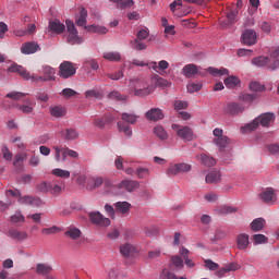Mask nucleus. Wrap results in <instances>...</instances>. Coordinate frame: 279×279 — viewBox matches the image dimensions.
<instances>
[{
    "label": "nucleus",
    "instance_id": "1",
    "mask_svg": "<svg viewBox=\"0 0 279 279\" xmlns=\"http://www.w3.org/2000/svg\"><path fill=\"white\" fill-rule=\"evenodd\" d=\"M9 73H17L20 77H23L25 82H35V84H38V82H53L56 80V69L44 65L41 66V70H39V73H41V76H38L36 74H31L23 65H19L16 63L11 64L8 68Z\"/></svg>",
    "mask_w": 279,
    "mask_h": 279
},
{
    "label": "nucleus",
    "instance_id": "2",
    "mask_svg": "<svg viewBox=\"0 0 279 279\" xmlns=\"http://www.w3.org/2000/svg\"><path fill=\"white\" fill-rule=\"evenodd\" d=\"M276 121V116L271 112L262 113L259 117L255 118L251 123L241 128V132L244 134L247 132H254V130H258V126L269 128L271 123Z\"/></svg>",
    "mask_w": 279,
    "mask_h": 279
},
{
    "label": "nucleus",
    "instance_id": "3",
    "mask_svg": "<svg viewBox=\"0 0 279 279\" xmlns=\"http://www.w3.org/2000/svg\"><path fill=\"white\" fill-rule=\"evenodd\" d=\"M77 73V69H75V64L70 61H64L59 66V75L63 80H69V77H73Z\"/></svg>",
    "mask_w": 279,
    "mask_h": 279
},
{
    "label": "nucleus",
    "instance_id": "4",
    "mask_svg": "<svg viewBox=\"0 0 279 279\" xmlns=\"http://www.w3.org/2000/svg\"><path fill=\"white\" fill-rule=\"evenodd\" d=\"M66 29H68V37L66 40L70 45H81L82 39L80 35H77V28H75V24L72 21H66Z\"/></svg>",
    "mask_w": 279,
    "mask_h": 279
},
{
    "label": "nucleus",
    "instance_id": "5",
    "mask_svg": "<svg viewBox=\"0 0 279 279\" xmlns=\"http://www.w3.org/2000/svg\"><path fill=\"white\" fill-rule=\"evenodd\" d=\"M89 220L94 223V226H98V228H108L111 221L110 218L104 217L99 211L89 213Z\"/></svg>",
    "mask_w": 279,
    "mask_h": 279
},
{
    "label": "nucleus",
    "instance_id": "6",
    "mask_svg": "<svg viewBox=\"0 0 279 279\" xmlns=\"http://www.w3.org/2000/svg\"><path fill=\"white\" fill-rule=\"evenodd\" d=\"M260 199L264 202V204H268L271 206V204H276L278 202V196L276 195V190L272 187H267L259 194Z\"/></svg>",
    "mask_w": 279,
    "mask_h": 279
},
{
    "label": "nucleus",
    "instance_id": "7",
    "mask_svg": "<svg viewBox=\"0 0 279 279\" xmlns=\"http://www.w3.org/2000/svg\"><path fill=\"white\" fill-rule=\"evenodd\" d=\"M191 170V165L189 163H175L170 165L167 173L168 175H178L179 173H186Z\"/></svg>",
    "mask_w": 279,
    "mask_h": 279
},
{
    "label": "nucleus",
    "instance_id": "8",
    "mask_svg": "<svg viewBox=\"0 0 279 279\" xmlns=\"http://www.w3.org/2000/svg\"><path fill=\"white\" fill-rule=\"evenodd\" d=\"M172 130H177V135L183 141H193V131L189 126H183L180 129V125L172 124Z\"/></svg>",
    "mask_w": 279,
    "mask_h": 279
},
{
    "label": "nucleus",
    "instance_id": "9",
    "mask_svg": "<svg viewBox=\"0 0 279 279\" xmlns=\"http://www.w3.org/2000/svg\"><path fill=\"white\" fill-rule=\"evenodd\" d=\"M257 35L254 29H245L242 34V43L243 45H247L252 47V45H256Z\"/></svg>",
    "mask_w": 279,
    "mask_h": 279
},
{
    "label": "nucleus",
    "instance_id": "10",
    "mask_svg": "<svg viewBox=\"0 0 279 279\" xmlns=\"http://www.w3.org/2000/svg\"><path fill=\"white\" fill-rule=\"evenodd\" d=\"M238 250L245 252L250 247V235L246 233H240L235 239Z\"/></svg>",
    "mask_w": 279,
    "mask_h": 279
},
{
    "label": "nucleus",
    "instance_id": "11",
    "mask_svg": "<svg viewBox=\"0 0 279 279\" xmlns=\"http://www.w3.org/2000/svg\"><path fill=\"white\" fill-rule=\"evenodd\" d=\"M145 118L147 119V121L156 122L165 119V113L160 108H151L145 113Z\"/></svg>",
    "mask_w": 279,
    "mask_h": 279
},
{
    "label": "nucleus",
    "instance_id": "12",
    "mask_svg": "<svg viewBox=\"0 0 279 279\" xmlns=\"http://www.w3.org/2000/svg\"><path fill=\"white\" fill-rule=\"evenodd\" d=\"M140 186H141V183L134 180H123L118 184V189H125L128 193H132L136 191V189H138Z\"/></svg>",
    "mask_w": 279,
    "mask_h": 279
},
{
    "label": "nucleus",
    "instance_id": "13",
    "mask_svg": "<svg viewBox=\"0 0 279 279\" xmlns=\"http://www.w3.org/2000/svg\"><path fill=\"white\" fill-rule=\"evenodd\" d=\"M245 110V108L238 102H228L227 106L225 107V112L227 114H241V112H243Z\"/></svg>",
    "mask_w": 279,
    "mask_h": 279
},
{
    "label": "nucleus",
    "instance_id": "14",
    "mask_svg": "<svg viewBox=\"0 0 279 279\" xmlns=\"http://www.w3.org/2000/svg\"><path fill=\"white\" fill-rule=\"evenodd\" d=\"M196 158L204 167H215V165H217V159L207 154L197 155Z\"/></svg>",
    "mask_w": 279,
    "mask_h": 279
},
{
    "label": "nucleus",
    "instance_id": "15",
    "mask_svg": "<svg viewBox=\"0 0 279 279\" xmlns=\"http://www.w3.org/2000/svg\"><path fill=\"white\" fill-rule=\"evenodd\" d=\"M270 64L268 65V71H276L279 69V49H275L270 52Z\"/></svg>",
    "mask_w": 279,
    "mask_h": 279
},
{
    "label": "nucleus",
    "instance_id": "16",
    "mask_svg": "<svg viewBox=\"0 0 279 279\" xmlns=\"http://www.w3.org/2000/svg\"><path fill=\"white\" fill-rule=\"evenodd\" d=\"M38 49H40V46L38 44L34 43V41L26 43L21 47V51L25 56L36 53V51H38Z\"/></svg>",
    "mask_w": 279,
    "mask_h": 279
},
{
    "label": "nucleus",
    "instance_id": "17",
    "mask_svg": "<svg viewBox=\"0 0 279 279\" xmlns=\"http://www.w3.org/2000/svg\"><path fill=\"white\" fill-rule=\"evenodd\" d=\"M182 72L185 77L191 78L199 74V68L193 63H190L183 68Z\"/></svg>",
    "mask_w": 279,
    "mask_h": 279
},
{
    "label": "nucleus",
    "instance_id": "18",
    "mask_svg": "<svg viewBox=\"0 0 279 279\" xmlns=\"http://www.w3.org/2000/svg\"><path fill=\"white\" fill-rule=\"evenodd\" d=\"M49 29L52 34H62L66 29V26L60 20H53L49 23Z\"/></svg>",
    "mask_w": 279,
    "mask_h": 279
},
{
    "label": "nucleus",
    "instance_id": "19",
    "mask_svg": "<svg viewBox=\"0 0 279 279\" xmlns=\"http://www.w3.org/2000/svg\"><path fill=\"white\" fill-rule=\"evenodd\" d=\"M8 236L14 241H25L27 239V232L12 228L9 230Z\"/></svg>",
    "mask_w": 279,
    "mask_h": 279
},
{
    "label": "nucleus",
    "instance_id": "20",
    "mask_svg": "<svg viewBox=\"0 0 279 279\" xmlns=\"http://www.w3.org/2000/svg\"><path fill=\"white\" fill-rule=\"evenodd\" d=\"M252 64H254V66H266L267 69H269V65L271 64V59H269V57H256L252 60Z\"/></svg>",
    "mask_w": 279,
    "mask_h": 279
},
{
    "label": "nucleus",
    "instance_id": "21",
    "mask_svg": "<svg viewBox=\"0 0 279 279\" xmlns=\"http://www.w3.org/2000/svg\"><path fill=\"white\" fill-rule=\"evenodd\" d=\"M114 206L116 213H119L120 215H128V213H130V208H132V205L128 202H117Z\"/></svg>",
    "mask_w": 279,
    "mask_h": 279
},
{
    "label": "nucleus",
    "instance_id": "22",
    "mask_svg": "<svg viewBox=\"0 0 279 279\" xmlns=\"http://www.w3.org/2000/svg\"><path fill=\"white\" fill-rule=\"evenodd\" d=\"M219 180H221V173L217 170L210 171L205 178L207 184H217Z\"/></svg>",
    "mask_w": 279,
    "mask_h": 279
},
{
    "label": "nucleus",
    "instance_id": "23",
    "mask_svg": "<svg viewBox=\"0 0 279 279\" xmlns=\"http://www.w3.org/2000/svg\"><path fill=\"white\" fill-rule=\"evenodd\" d=\"M134 92L136 97H147V95H151V93H154V87L147 86L141 88L138 85H135Z\"/></svg>",
    "mask_w": 279,
    "mask_h": 279
},
{
    "label": "nucleus",
    "instance_id": "24",
    "mask_svg": "<svg viewBox=\"0 0 279 279\" xmlns=\"http://www.w3.org/2000/svg\"><path fill=\"white\" fill-rule=\"evenodd\" d=\"M104 184V178L97 177L93 178L87 182L86 190L87 191H95V189H99Z\"/></svg>",
    "mask_w": 279,
    "mask_h": 279
},
{
    "label": "nucleus",
    "instance_id": "25",
    "mask_svg": "<svg viewBox=\"0 0 279 279\" xmlns=\"http://www.w3.org/2000/svg\"><path fill=\"white\" fill-rule=\"evenodd\" d=\"M154 134L159 138V141H167L169 138V133L165 130V128L157 125L154 128Z\"/></svg>",
    "mask_w": 279,
    "mask_h": 279
},
{
    "label": "nucleus",
    "instance_id": "26",
    "mask_svg": "<svg viewBox=\"0 0 279 279\" xmlns=\"http://www.w3.org/2000/svg\"><path fill=\"white\" fill-rule=\"evenodd\" d=\"M217 147H219L220 151H223L228 145H230V138L228 136L223 135L222 137H216L214 140Z\"/></svg>",
    "mask_w": 279,
    "mask_h": 279
},
{
    "label": "nucleus",
    "instance_id": "27",
    "mask_svg": "<svg viewBox=\"0 0 279 279\" xmlns=\"http://www.w3.org/2000/svg\"><path fill=\"white\" fill-rule=\"evenodd\" d=\"M265 228V219L264 218H256L251 223V230L253 232H260Z\"/></svg>",
    "mask_w": 279,
    "mask_h": 279
},
{
    "label": "nucleus",
    "instance_id": "28",
    "mask_svg": "<svg viewBox=\"0 0 279 279\" xmlns=\"http://www.w3.org/2000/svg\"><path fill=\"white\" fill-rule=\"evenodd\" d=\"M50 114L56 119H60L66 114V111L64 110V107L54 106V107H50Z\"/></svg>",
    "mask_w": 279,
    "mask_h": 279
},
{
    "label": "nucleus",
    "instance_id": "29",
    "mask_svg": "<svg viewBox=\"0 0 279 279\" xmlns=\"http://www.w3.org/2000/svg\"><path fill=\"white\" fill-rule=\"evenodd\" d=\"M65 236H69V239H72L73 241H77V239L82 236V231L75 227H71L65 231Z\"/></svg>",
    "mask_w": 279,
    "mask_h": 279
},
{
    "label": "nucleus",
    "instance_id": "30",
    "mask_svg": "<svg viewBox=\"0 0 279 279\" xmlns=\"http://www.w3.org/2000/svg\"><path fill=\"white\" fill-rule=\"evenodd\" d=\"M53 268L47 264H37L36 266V274L39 276H47V274H51Z\"/></svg>",
    "mask_w": 279,
    "mask_h": 279
},
{
    "label": "nucleus",
    "instance_id": "31",
    "mask_svg": "<svg viewBox=\"0 0 279 279\" xmlns=\"http://www.w3.org/2000/svg\"><path fill=\"white\" fill-rule=\"evenodd\" d=\"M239 84H241V80L234 75L225 78V86H227V88H236Z\"/></svg>",
    "mask_w": 279,
    "mask_h": 279
},
{
    "label": "nucleus",
    "instance_id": "32",
    "mask_svg": "<svg viewBox=\"0 0 279 279\" xmlns=\"http://www.w3.org/2000/svg\"><path fill=\"white\" fill-rule=\"evenodd\" d=\"M52 149L54 150V160L56 162H64V147L62 146H53Z\"/></svg>",
    "mask_w": 279,
    "mask_h": 279
},
{
    "label": "nucleus",
    "instance_id": "33",
    "mask_svg": "<svg viewBox=\"0 0 279 279\" xmlns=\"http://www.w3.org/2000/svg\"><path fill=\"white\" fill-rule=\"evenodd\" d=\"M85 29L92 34H108V28L99 25L85 26Z\"/></svg>",
    "mask_w": 279,
    "mask_h": 279
},
{
    "label": "nucleus",
    "instance_id": "34",
    "mask_svg": "<svg viewBox=\"0 0 279 279\" xmlns=\"http://www.w3.org/2000/svg\"><path fill=\"white\" fill-rule=\"evenodd\" d=\"M27 105H21L19 109L24 112V114H32L34 112V102L28 98L25 100Z\"/></svg>",
    "mask_w": 279,
    "mask_h": 279
},
{
    "label": "nucleus",
    "instance_id": "35",
    "mask_svg": "<svg viewBox=\"0 0 279 279\" xmlns=\"http://www.w3.org/2000/svg\"><path fill=\"white\" fill-rule=\"evenodd\" d=\"M135 252V248L132 244H124L122 246H120V254H122V256H124V258H129V256Z\"/></svg>",
    "mask_w": 279,
    "mask_h": 279
},
{
    "label": "nucleus",
    "instance_id": "36",
    "mask_svg": "<svg viewBox=\"0 0 279 279\" xmlns=\"http://www.w3.org/2000/svg\"><path fill=\"white\" fill-rule=\"evenodd\" d=\"M62 191H64V185H60L58 183L50 182L49 192H48V193H50V195H60V193H62Z\"/></svg>",
    "mask_w": 279,
    "mask_h": 279
},
{
    "label": "nucleus",
    "instance_id": "37",
    "mask_svg": "<svg viewBox=\"0 0 279 279\" xmlns=\"http://www.w3.org/2000/svg\"><path fill=\"white\" fill-rule=\"evenodd\" d=\"M102 58L109 62H120L121 53L119 52H105Z\"/></svg>",
    "mask_w": 279,
    "mask_h": 279
},
{
    "label": "nucleus",
    "instance_id": "38",
    "mask_svg": "<svg viewBox=\"0 0 279 279\" xmlns=\"http://www.w3.org/2000/svg\"><path fill=\"white\" fill-rule=\"evenodd\" d=\"M52 175H56L57 178H63V179H69L71 178V172L69 170L56 168L51 171Z\"/></svg>",
    "mask_w": 279,
    "mask_h": 279
},
{
    "label": "nucleus",
    "instance_id": "39",
    "mask_svg": "<svg viewBox=\"0 0 279 279\" xmlns=\"http://www.w3.org/2000/svg\"><path fill=\"white\" fill-rule=\"evenodd\" d=\"M208 71L211 75H214V77H221V75H229L230 73V71H228V69L226 68H222V69L209 68Z\"/></svg>",
    "mask_w": 279,
    "mask_h": 279
},
{
    "label": "nucleus",
    "instance_id": "40",
    "mask_svg": "<svg viewBox=\"0 0 279 279\" xmlns=\"http://www.w3.org/2000/svg\"><path fill=\"white\" fill-rule=\"evenodd\" d=\"M62 136H64L66 141H75V138H77V136L80 135L77 134V131H75V129H66L62 132Z\"/></svg>",
    "mask_w": 279,
    "mask_h": 279
},
{
    "label": "nucleus",
    "instance_id": "41",
    "mask_svg": "<svg viewBox=\"0 0 279 279\" xmlns=\"http://www.w3.org/2000/svg\"><path fill=\"white\" fill-rule=\"evenodd\" d=\"M170 263L175 267L177 269H184V260L180 255H174L170 258Z\"/></svg>",
    "mask_w": 279,
    "mask_h": 279
},
{
    "label": "nucleus",
    "instance_id": "42",
    "mask_svg": "<svg viewBox=\"0 0 279 279\" xmlns=\"http://www.w3.org/2000/svg\"><path fill=\"white\" fill-rule=\"evenodd\" d=\"M122 121L125 123H130L131 125H134L136 121H138V116L134 113H122Z\"/></svg>",
    "mask_w": 279,
    "mask_h": 279
},
{
    "label": "nucleus",
    "instance_id": "43",
    "mask_svg": "<svg viewBox=\"0 0 279 279\" xmlns=\"http://www.w3.org/2000/svg\"><path fill=\"white\" fill-rule=\"evenodd\" d=\"M88 16V11L86 9H82L80 11V16L76 20L77 27H83V25H86V17Z\"/></svg>",
    "mask_w": 279,
    "mask_h": 279
},
{
    "label": "nucleus",
    "instance_id": "44",
    "mask_svg": "<svg viewBox=\"0 0 279 279\" xmlns=\"http://www.w3.org/2000/svg\"><path fill=\"white\" fill-rule=\"evenodd\" d=\"M131 46L135 49V51H145V49H147L146 44L141 41V39L131 40Z\"/></svg>",
    "mask_w": 279,
    "mask_h": 279
},
{
    "label": "nucleus",
    "instance_id": "45",
    "mask_svg": "<svg viewBox=\"0 0 279 279\" xmlns=\"http://www.w3.org/2000/svg\"><path fill=\"white\" fill-rule=\"evenodd\" d=\"M119 132H123L125 136H132V128L124 122H118Z\"/></svg>",
    "mask_w": 279,
    "mask_h": 279
},
{
    "label": "nucleus",
    "instance_id": "46",
    "mask_svg": "<svg viewBox=\"0 0 279 279\" xmlns=\"http://www.w3.org/2000/svg\"><path fill=\"white\" fill-rule=\"evenodd\" d=\"M83 66L84 69H92V71L99 70V63L95 59L85 61Z\"/></svg>",
    "mask_w": 279,
    "mask_h": 279
},
{
    "label": "nucleus",
    "instance_id": "47",
    "mask_svg": "<svg viewBox=\"0 0 279 279\" xmlns=\"http://www.w3.org/2000/svg\"><path fill=\"white\" fill-rule=\"evenodd\" d=\"M25 93L22 92H12L5 95L7 99H14L15 101H20V99H23L25 97Z\"/></svg>",
    "mask_w": 279,
    "mask_h": 279
},
{
    "label": "nucleus",
    "instance_id": "48",
    "mask_svg": "<svg viewBox=\"0 0 279 279\" xmlns=\"http://www.w3.org/2000/svg\"><path fill=\"white\" fill-rule=\"evenodd\" d=\"M1 151L4 160H8V161L12 160L14 155L12 154V151H10V148H8V145H2Z\"/></svg>",
    "mask_w": 279,
    "mask_h": 279
},
{
    "label": "nucleus",
    "instance_id": "49",
    "mask_svg": "<svg viewBox=\"0 0 279 279\" xmlns=\"http://www.w3.org/2000/svg\"><path fill=\"white\" fill-rule=\"evenodd\" d=\"M250 88L253 90V93H263V90H265V85L258 82H252L250 84Z\"/></svg>",
    "mask_w": 279,
    "mask_h": 279
},
{
    "label": "nucleus",
    "instance_id": "50",
    "mask_svg": "<svg viewBox=\"0 0 279 279\" xmlns=\"http://www.w3.org/2000/svg\"><path fill=\"white\" fill-rule=\"evenodd\" d=\"M240 99L242 101H245L246 104H252V101H254V99H256V95L255 94L243 93V94L240 95Z\"/></svg>",
    "mask_w": 279,
    "mask_h": 279
},
{
    "label": "nucleus",
    "instance_id": "51",
    "mask_svg": "<svg viewBox=\"0 0 279 279\" xmlns=\"http://www.w3.org/2000/svg\"><path fill=\"white\" fill-rule=\"evenodd\" d=\"M202 90V83H189L187 93H197Z\"/></svg>",
    "mask_w": 279,
    "mask_h": 279
},
{
    "label": "nucleus",
    "instance_id": "52",
    "mask_svg": "<svg viewBox=\"0 0 279 279\" xmlns=\"http://www.w3.org/2000/svg\"><path fill=\"white\" fill-rule=\"evenodd\" d=\"M85 97L86 99H99V97H101V93L95 90V89H89L87 92H85Z\"/></svg>",
    "mask_w": 279,
    "mask_h": 279
},
{
    "label": "nucleus",
    "instance_id": "53",
    "mask_svg": "<svg viewBox=\"0 0 279 279\" xmlns=\"http://www.w3.org/2000/svg\"><path fill=\"white\" fill-rule=\"evenodd\" d=\"M149 38V29L144 28L137 32V38L135 40H147Z\"/></svg>",
    "mask_w": 279,
    "mask_h": 279
},
{
    "label": "nucleus",
    "instance_id": "54",
    "mask_svg": "<svg viewBox=\"0 0 279 279\" xmlns=\"http://www.w3.org/2000/svg\"><path fill=\"white\" fill-rule=\"evenodd\" d=\"M70 156V158H77L78 154L75 150L70 149L69 147H64L63 150V160H66V157Z\"/></svg>",
    "mask_w": 279,
    "mask_h": 279
},
{
    "label": "nucleus",
    "instance_id": "55",
    "mask_svg": "<svg viewBox=\"0 0 279 279\" xmlns=\"http://www.w3.org/2000/svg\"><path fill=\"white\" fill-rule=\"evenodd\" d=\"M236 16H239V10H230L227 13V19L229 23H236Z\"/></svg>",
    "mask_w": 279,
    "mask_h": 279
},
{
    "label": "nucleus",
    "instance_id": "56",
    "mask_svg": "<svg viewBox=\"0 0 279 279\" xmlns=\"http://www.w3.org/2000/svg\"><path fill=\"white\" fill-rule=\"evenodd\" d=\"M144 232L146 236H157L160 230L157 227L145 228Z\"/></svg>",
    "mask_w": 279,
    "mask_h": 279
},
{
    "label": "nucleus",
    "instance_id": "57",
    "mask_svg": "<svg viewBox=\"0 0 279 279\" xmlns=\"http://www.w3.org/2000/svg\"><path fill=\"white\" fill-rule=\"evenodd\" d=\"M253 241L256 245H260L263 243H267V236H265L264 234H254Z\"/></svg>",
    "mask_w": 279,
    "mask_h": 279
},
{
    "label": "nucleus",
    "instance_id": "58",
    "mask_svg": "<svg viewBox=\"0 0 279 279\" xmlns=\"http://www.w3.org/2000/svg\"><path fill=\"white\" fill-rule=\"evenodd\" d=\"M23 221H25V216L21 213H15L13 216H11L12 223H21Z\"/></svg>",
    "mask_w": 279,
    "mask_h": 279
},
{
    "label": "nucleus",
    "instance_id": "59",
    "mask_svg": "<svg viewBox=\"0 0 279 279\" xmlns=\"http://www.w3.org/2000/svg\"><path fill=\"white\" fill-rule=\"evenodd\" d=\"M132 5H134V0H120L118 8L125 10V8H132Z\"/></svg>",
    "mask_w": 279,
    "mask_h": 279
},
{
    "label": "nucleus",
    "instance_id": "60",
    "mask_svg": "<svg viewBox=\"0 0 279 279\" xmlns=\"http://www.w3.org/2000/svg\"><path fill=\"white\" fill-rule=\"evenodd\" d=\"M136 175L140 178V180H143V178H147L149 175V169L147 168H137Z\"/></svg>",
    "mask_w": 279,
    "mask_h": 279
},
{
    "label": "nucleus",
    "instance_id": "61",
    "mask_svg": "<svg viewBox=\"0 0 279 279\" xmlns=\"http://www.w3.org/2000/svg\"><path fill=\"white\" fill-rule=\"evenodd\" d=\"M205 267H207V269H210V271H217V269H219V264L213 262L211 259H206Z\"/></svg>",
    "mask_w": 279,
    "mask_h": 279
},
{
    "label": "nucleus",
    "instance_id": "62",
    "mask_svg": "<svg viewBox=\"0 0 279 279\" xmlns=\"http://www.w3.org/2000/svg\"><path fill=\"white\" fill-rule=\"evenodd\" d=\"M57 232H60V229L58 228V227H56V226H53V227H50V228H44L43 230H41V233L43 234H57Z\"/></svg>",
    "mask_w": 279,
    "mask_h": 279
},
{
    "label": "nucleus",
    "instance_id": "63",
    "mask_svg": "<svg viewBox=\"0 0 279 279\" xmlns=\"http://www.w3.org/2000/svg\"><path fill=\"white\" fill-rule=\"evenodd\" d=\"M267 149L274 156H278V154H279V145L278 144H270L267 146Z\"/></svg>",
    "mask_w": 279,
    "mask_h": 279
},
{
    "label": "nucleus",
    "instance_id": "64",
    "mask_svg": "<svg viewBox=\"0 0 279 279\" xmlns=\"http://www.w3.org/2000/svg\"><path fill=\"white\" fill-rule=\"evenodd\" d=\"M49 186H50V182H41L40 184L37 185L38 191H40V193H49Z\"/></svg>",
    "mask_w": 279,
    "mask_h": 279
}]
</instances>
